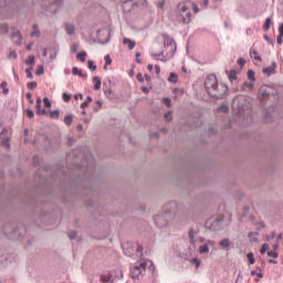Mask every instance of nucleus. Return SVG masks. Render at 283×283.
Listing matches in <instances>:
<instances>
[{
    "label": "nucleus",
    "mask_w": 283,
    "mask_h": 283,
    "mask_svg": "<svg viewBox=\"0 0 283 283\" xmlns=\"http://www.w3.org/2000/svg\"><path fill=\"white\" fill-rule=\"evenodd\" d=\"M65 30H66V34H74L76 32V28L74 27V24H65Z\"/></svg>",
    "instance_id": "nucleus-17"
},
{
    "label": "nucleus",
    "mask_w": 283,
    "mask_h": 283,
    "mask_svg": "<svg viewBox=\"0 0 283 283\" xmlns=\"http://www.w3.org/2000/svg\"><path fill=\"white\" fill-rule=\"evenodd\" d=\"M25 65H31V67H33V65H34V55H29L28 60H25Z\"/></svg>",
    "instance_id": "nucleus-31"
},
{
    "label": "nucleus",
    "mask_w": 283,
    "mask_h": 283,
    "mask_svg": "<svg viewBox=\"0 0 283 283\" xmlns=\"http://www.w3.org/2000/svg\"><path fill=\"white\" fill-rule=\"evenodd\" d=\"M250 56L252 61L255 63V65H260L262 63V57L260 56V53L255 49L250 50Z\"/></svg>",
    "instance_id": "nucleus-8"
},
{
    "label": "nucleus",
    "mask_w": 283,
    "mask_h": 283,
    "mask_svg": "<svg viewBox=\"0 0 283 283\" xmlns=\"http://www.w3.org/2000/svg\"><path fill=\"white\" fill-rule=\"evenodd\" d=\"M2 147H10V139L9 138H4L2 140Z\"/></svg>",
    "instance_id": "nucleus-48"
},
{
    "label": "nucleus",
    "mask_w": 283,
    "mask_h": 283,
    "mask_svg": "<svg viewBox=\"0 0 283 283\" xmlns=\"http://www.w3.org/2000/svg\"><path fill=\"white\" fill-rule=\"evenodd\" d=\"M32 70H34L33 66H30V67L25 69L27 78H33Z\"/></svg>",
    "instance_id": "nucleus-38"
},
{
    "label": "nucleus",
    "mask_w": 283,
    "mask_h": 283,
    "mask_svg": "<svg viewBox=\"0 0 283 283\" xmlns=\"http://www.w3.org/2000/svg\"><path fill=\"white\" fill-rule=\"evenodd\" d=\"M86 56H87V52L82 51V52L77 53L76 59H77L78 61H81V63H85V57H86Z\"/></svg>",
    "instance_id": "nucleus-22"
},
{
    "label": "nucleus",
    "mask_w": 283,
    "mask_h": 283,
    "mask_svg": "<svg viewBox=\"0 0 283 283\" xmlns=\"http://www.w3.org/2000/svg\"><path fill=\"white\" fill-rule=\"evenodd\" d=\"M263 30L265 32H269V30H271V18L265 19V23L263 24Z\"/></svg>",
    "instance_id": "nucleus-25"
},
{
    "label": "nucleus",
    "mask_w": 283,
    "mask_h": 283,
    "mask_svg": "<svg viewBox=\"0 0 283 283\" xmlns=\"http://www.w3.org/2000/svg\"><path fill=\"white\" fill-rule=\"evenodd\" d=\"M219 245L221 247V249H224V251H229V249H231V240L230 239H222L219 242Z\"/></svg>",
    "instance_id": "nucleus-12"
},
{
    "label": "nucleus",
    "mask_w": 283,
    "mask_h": 283,
    "mask_svg": "<svg viewBox=\"0 0 283 283\" xmlns=\"http://www.w3.org/2000/svg\"><path fill=\"white\" fill-rule=\"evenodd\" d=\"M190 263H191V264H195L196 269H199V268H200V264H201L200 259H198V258L191 259V260H190Z\"/></svg>",
    "instance_id": "nucleus-34"
},
{
    "label": "nucleus",
    "mask_w": 283,
    "mask_h": 283,
    "mask_svg": "<svg viewBox=\"0 0 283 283\" xmlns=\"http://www.w3.org/2000/svg\"><path fill=\"white\" fill-rule=\"evenodd\" d=\"M13 36H18V40L15 41V45H21V41H23V35H21V32H15Z\"/></svg>",
    "instance_id": "nucleus-28"
},
{
    "label": "nucleus",
    "mask_w": 283,
    "mask_h": 283,
    "mask_svg": "<svg viewBox=\"0 0 283 283\" xmlns=\"http://www.w3.org/2000/svg\"><path fill=\"white\" fill-rule=\"evenodd\" d=\"M27 116L29 118H34V112L32 109H27Z\"/></svg>",
    "instance_id": "nucleus-49"
},
{
    "label": "nucleus",
    "mask_w": 283,
    "mask_h": 283,
    "mask_svg": "<svg viewBox=\"0 0 283 283\" xmlns=\"http://www.w3.org/2000/svg\"><path fill=\"white\" fill-rule=\"evenodd\" d=\"M205 87L212 98H224L229 87L227 84L218 83V77L216 75H209L205 81Z\"/></svg>",
    "instance_id": "nucleus-1"
},
{
    "label": "nucleus",
    "mask_w": 283,
    "mask_h": 283,
    "mask_svg": "<svg viewBox=\"0 0 283 283\" xmlns=\"http://www.w3.org/2000/svg\"><path fill=\"white\" fill-rule=\"evenodd\" d=\"M164 46L166 54L165 52L151 53V56L156 61H163L164 63H166V61H169V59H174V54H176V50L178 46L176 44V40L167 35L164 36Z\"/></svg>",
    "instance_id": "nucleus-3"
},
{
    "label": "nucleus",
    "mask_w": 283,
    "mask_h": 283,
    "mask_svg": "<svg viewBox=\"0 0 283 283\" xmlns=\"http://www.w3.org/2000/svg\"><path fill=\"white\" fill-rule=\"evenodd\" d=\"M228 78L231 83H233V81H238V73L235 70L228 72Z\"/></svg>",
    "instance_id": "nucleus-18"
},
{
    "label": "nucleus",
    "mask_w": 283,
    "mask_h": 283,
    "mask_svg": "<svg viewBox=\"0 0 283 283\" xmlns=\"http://www.w3.org/2000/svg\"><path fill=\"white\" fill-rule=\"evenodd\" d=\"M72 52H77L78 50V45L76 44H73L72 48H71Z\"/></svg>",
    "instance_id": "nucleus-62"
},
{
    "label": "nucleus",
    "mask_w": 283,
    "mask_h": 283,
    "mask_svg": "<svg viewBox=\"0 0 283 283\" xmlns=\"http://www.w3.org/2000/svg\"><path fill=\"white\" fill-rule=\"evenodd\" d=\"M104 60L106 62V65H112V57H109V54L105 55Z\"/></svg>",
    "instance_id": "nucleus-47"
},
{
    "label": "nucleus",
    "mask_w": 283,
    "mask_h": 283,
    "mask_svg": "<svg viewBox=\"0 0 283 283\" xmlns=\"http://www.w3.org/2000/svg\"><path fill=\"white\" fill-rule=\"evenodd\" d=\"M248 80L255 83V72L253 70L248 71Z\"/></svg>",
    "instance_id": "nucleus-27"
},
{
    "label": "nucleus",
    "mask_w": 283,
    "mask_h": 283,
    "mask_svg": "<svg viewBox=\"0 0 283 283\" xmlns=\"http://www.w3.org/2000/svg\"><path fill=\"white\" fill-rule=\"evenodd\" d=\"M177 21L186 25L191 23V9L187 2H180L177 6Z\"/></svg>",
    "instance_id": "nucleus-4"
},
{
    "label": "nucleus",
    "mask_w": 283,
    "mask_h": 283,
    "mask_svg": "<svg viewBox=\"0 0 283 283\" xmlns=\"http://www.w3.org/2000/svg\"><path fill=\"white\" fill-rule=\"evenodd\" d=\"M209 6V0H202L201 8H207Z\"/></svg>",
    "instance_id": "nucleus-58"
},
{
    "label": "nucleus",
    "mask_w": 283,
    "mask_h": 283,
    "mask_svg": "<svg viewBox=\"0 0 283 283\" xmlns=\"http://www.w3.org/2000/svg\"><path fill=\"white\" fill-rule=\"evenodd\" d=\"M258 233H255V232H250L249 234H248V237L250 238V242H258Z\"/></svg>",
    "instance_id": "nucleus-32"
},
{
    "label": "nucleus",
    "mask_w": 283,
    "mask_h": 283,
    "mask_svg": "<svg viewBox=\"0 0 283 283\" xmlns=\"http://www.w3.org/2000/svg\"><path fill=\"white\" fill-rule=\"evenodd\" d=\"M198 233H200V231L198 229H190L189 230L188 235H189L191 244H196V235H198Z\"/></svg>",
    "instance_id": "nucleus-13"
},
{
    "label": "nucleus",
    "mask_w": 283,
    "mask_h": 283,
    "mask_svg": "<svg viewBox=\"0 0 283 283\" xmlns=\"http://www.w3.org/2000/svg\"><path fill=\"white\" fill-rule=\"evenodd\" d=\"M44 107L50 108L52 107V103L50 102L49 97L43 98Z\"/></svg>",
    "instance_id": "nucleus-41"
},
{
    "label": "nucleus",
    "mask_w": 283,
    "mask_h": 283,
    "mask_svg": "<svg viewBox=\"0 0 283 283\" xmlns=\"http://www.w3.org/2000/svg\"><path fill=\"white\" fill-rule=\"evenodd\" d=\"M69 238H70V240L76 239V231H71V232L69 233Z\"/></svg>",
    "instance_id": "nucleus-50"
},
{
    "label": "nucleus",
    "mask_w": 283,
    "mask_h": 283,
    "mask_svg": "<svg viewBox=\"0 0 283 283\" xmlns=\"http://www.w3.org/2000/svg\"><path fill=\"white\" fill-rule=\"evenodd\" d=\"M90 103H92V96H87V101L81 104L82 109H85Z\"/></svg>",
    "instance_id": "nucleus-39"
},
{
    "label": "nucleus",
    "mask_w": 283,
    "mask_h": 283,
    "mask_svg": "<svg viewBox=\"0 0 283 283\" xmlns=\"http://www.w3.org/2000/svg\"><path fill=\"white\" fill-rule=\"evenodd\" d=\"M269 258H277V252L270 251L268 252Z\"/></svg>",
    "instance_id": "nucleus-51"
},
{
    "label": "nucleus",
    "mask_w": 283,
    "mask_h": 283,
    "mask_svg": "<svg viewBox=\"0 0 283 283\" xmlns=\"http://www.w3.org/2000/svg\"><path fill=\"white\" fill-rule=\"evenodd\" d=\"M134 3H136V6H147V0H124L122 8L126 12H130L132 8H134Z\"/></svg>",
    "instance_id": "nucleus-7"
},
{
    "label": "nucleus",
    "mask_w": 283,
    "mask_h": 283,
    "mask_svg": "<svg viewBox=\"0 0 283 283\" xmlns=\"http://www.w3.org/2000/svg\"><path fill=\"white\" fill-rule=\"evenodd\" d=\"M209 245L210 247H214L216 245V241H208V243L200 245L199 247V252L200 253H209Z\"/></svg>",
    "instance_id": "nucleus-10"
},
{
    "label": "nucleus",
    "mask_w": 283,
    "mask_h": 283,
    "mask_svg": "<svg viewBox=\"0 0 283 283\" xmlns=\"http://www.w3.org/2000/svg\"><path fill=\"white\" fill-rule=\"evenodd\" d=\"M31 36L39 39L41 36V31H39V27L33 24V31L31 32Z\"/></svg>",
    "instance_id": "nucleus-19"
},
{
    "label": "nucleus",
    "mask_w": 283,
    "mask_h": 283,
    "mask_svg": "<svg viewBox=\"0 0 283 283\" xmlns=\"http://www.w3.org/2000/svg\"><path fill=\"white\" fill-rule=\"evenodd\" d=\"M156 74H160V65H155Z\"/></svg>",
    "instance_id": "nucleus-64"
},
{
    "label": "nucleus",
    "mask_w": 283,
    "mask_h": 283,
    "mask_svg": "<svg viewBox=\"0 0 283 283\" xmlns=\"http://www.w3.org/2000/svg\"><path fill=\"white\" fill-rule=\"evenodd\" d=\"M87 67H88V70H92L93 72H96V65L94 64V61L88 60L87 61Z\"/></svg>",
    "instance_id": "nucleus-36"
},
{
    "label": "nucleus",
    "mask_w": 283,
    "mask_h": 283,
    "mask_svg": "<svg viewBox=\"0 0 283 283\" xmlns=\"http://www.w3.org/2000/svg\"><path fill=\"white\" fill-rule=\"evenodd\" d=\"M99 280H101V282H103V283H108L109 280H111V276H109V274H102V275L99 276Z\"/></svg>",
    "instance_id": "nucleus-33"
},
{
    "label": "nucleus",
    "mask_w": 283,
    "mask_h": 283,
    "mask_svg": "<svg viewBox=\"0 0 283 283\" xmlns=\"http://www.w3.org/2000/svg\"><path fill=\"white\" fill-rule=\"evenodd\" d=\"M268 249H269V243H264L260 250L261 255H264Z\"/></svg>",
    "instance_id": "nucleus-43"
},
{
    "label": "nucleus",
    "mask_w": 283,
    "mask_h": 283,
    "mask_svg": "<svg viewBox=\"0 0 283 283\" xmlns=\"http://www.w3.org/2000/svg\"><path fill=\"white\" fill-rule=\"evenodd\" d=\"M8 32H10L8 24H0V34H8Z\"/></svg>",
    "instance_id": "nucleus-24"
},
{
    "label": "nucleus",
    "mask_w": 283,
    "mask_h": 283,
    "mask_svg": "<svg viewBox=\"0 0 283 283\" xmlns=\"http://www.w3.org/2000/svg\"><path fill=\"white\" fill-rule=\"evenodd\" d=\"M168 83H178V74L170 73V75L168 77Z\"/></svg>",
    "instance_id": "nucleus-23"
},
{
    "label": "nucleus",
    "mask_w": 283,
    "mask_h": 283,
    "mask_svg": "<svg viewBox=\"0 0 283 283\" xmlns=\"http://www.w3.org/2000/svg\"><path fill=\"white\" fill-rule=\"evenodd\" d=\"M96 105L97 106L94 107L95 112H101V109L103 108V102H101V99H97Z\"/></svg>",
    "instance_id": "nucleus-40"
},
{
    "label": "nucleus",
    "mask_w": 283,
    "mask_h": 283,
    "mask_svg": "<svg viewBox=\"0 0 283 283\" xmlns=\"http://www.w3.org/2000/svg\"><path fill=\"white\" fill-rule=\"evenodd\" d=\"M17 51L10 49L8 59H10L11 61H17Z\"/></svg>",
    "instance_id": "nucleus-26"
},
{
    "label": "nucleus",
    "mask_w": 283,
    "mask_h": 283,
    "mask_svg": "<svg viewBox=\"0 0 283 283\" xmlns=\"http://www.w3.org/2000/svg\"><path fill=\"white\" fill-rule=\"evenodd\" d=\"M36 82H30V83H28L27 84V87H28V90H34V88H36Z\"/></svg>",
    "instance_id": "nucleus-45"
},
{
    "label": "nucleus",
    "mask_w": 283,
    "mask_h": 283,
    "mask_svg": "<svg viewBox=\"0 0 283 283\" xmlns=\"http://www.w3.org/2000/svg\"><path fill=\"white\" fill-rule=\"evenodd\" d=\"M137 81H139V83H143L145 81V78L143 77V73L137 74Z\"/></svg>",
    "instance_id": "nucleus-53"
},
{
    "label": "nucleus",
    "mask_w": 283,
    "mask_h": 283,
    "mask_svg": "<svg viewBox=\"0 0 283 283\" xmlns=\"http://www.w3.org/2000/svg\"><path fill=\"white\" fill-rule=\"evenodd\" d=\"M76 129H77V132H83V124H78V125L76 126Z\"/></svg>",
    "instance_id": "nucleus-63"
},
{
    "label": "nucleus",
    "mask_w": 283,
    "mask_h": 283,
    "mask_svg": "<svg viewBox=\"0 0 283 283\" xmlns=\"http://www.w3.org/2000/svg\"><path fill=\"white\" fill-rule=\"evenodd\" d=\"M247 258L249 260V264H255V256L253 255V252L248 253Z\"/></svg>",
    "instance_id": "nucleus-30"
},
{
    "label": "nucleus",
    "mask_w": 283,
    "mask_h": 283,
    "mask_svg": "<svg viewBox=\"0 0 283 283\" xmlns=\"http://www.w3.org/2000/svg\"><path fill=\"white\" fill-rule=\"evenodd\" d=\"M220 109H221V112L227 113V112H229V106H227V105H221Z\"/></svg>",
    "instance_id": "nucleus-54"
},
{
    "label": "nucleus",
    "mask_w": 283,
    "mask_h": 283,
    "mask_svg": "<svg viewBox=\"0 0 283 283\" xmlns=\"http://www.w3.org/2000/svg\"><path fill=\"white\" fill-rule=\"evenodd\" d=\"M192 10L195 13L200 12V8H198L197 4H192Z\"/></svg>",
    "instance_id": "nucleus-59"
},
{
    "label": "nucleus",
    "mask_w": 283,
    "mask_h": 283,
    "mask_svg": "<svg viewBox=\"0 0 283 283\" xmlns=\"http://www.w3.org/2000/svg\"><path fill=\"white\" fill-rule=\"evenodd\" d=\"M164 118L166 120V123H171V120H174V116L171 115V112H168L164 115Z\"/></svg>",
    "instance_id": "nucleus-35"
},
{
    "label": "nucleus",
    "mask_w": 283,
    "mask_h": 283,
    "mask_svg": "<svg viewBox=\"0 0 283 283\" xmlns=\"http://www.w3.org/2000/svg\"><path fill=\"white\" fill-rule=\"evenodd\" d=\"M153 262L150 260L147 259H140L139 261H137L133 269L130 270V277L133 280H138V277H140V275H145V271L147 269V266H151Z\"/></svg>",
    "instance_id": "nucleus-5"
},
{
    "label": "nucleus",
    "mask_w": 283,
    "mask_h": 283,
    "mask_svg": "<svg viewBox=\"0 0 283 283\" xmlns=\"http://www.w3.org/2000/svg\"><path fill=\"white\" fill-rule=\"evenodd\" d=\"M157 8H159L160 10H163V8H165V0H161L158 4Z\"/></svg>",
    "instance_id": "nucleus-56"
},
{
    "label": "nucleus",
    "mask_w": 283,
    "mask_h": 283,
    "mask_svg": "<svg viewBox=\"0 0 283 283\" xmlns=\"http://www.w3.org/2000/svg\"><path fill=\"white\" fill-rule=\"evenodd\" d=\"M57 51H54L53 54L50 55V63L56 59Z\"/></svg>",
    "instance_id": "nucleus-52"
},
{
    "label": "nucleus",
    "mask_w": 283,
    "mask_h": 283,
    "mask_svg": "<svg viewBox=\"0 0 283 283\" xmlns=\"http://www.w3.org/2000/svg\"><path fill=\"white\" fill-rule=\"evenodd\" d=\"M41 105H42L41 97H38L36 98V105H35L36 114H38V116H45L46 112H45V109L41 108Z\"/></svg>",
    "instance_id": "nucleus-11"
},
{
    "label": "nucleus",
    "mask_w": 283,
    "mask_h": 283,
    "mask_svg": "<svg viewBox=\"0 0 283 283\" xmlns=\"http://www.w3.org/2000/svg\"><path fill=\"white\" fill-rule=\"evenodd\" d=\"M27 98L29 101V103H34V101H32V93H27Z\"/></svg>",
    "instance_id": "nucleus-55"
},
{
    "label": "nucleus",
    "mask_w": 283,
    "mask_h": 283,
    "mask_svg": "<svg viewBox=\"0 0 283 283\" xmlns=\"http://www.w3.org/2000/svg\"><path fill=\"white\" fill-rule=\"evenodd\" d=\"M122 249L128 258H132V255H135V253L137 258H142L143 255V247L138 245L137 243L126 242L122 244Z\"/></svg>",
    "instance_id": "nucleus-6"
},
{
    "label": "nucleus",
    "mask_w": 283,
    "mask_h": 283,
    "mask_svg": "<svg viewBox=\"0 0 283 283\" xmlns=\"http://www.w3.org/2000/svg\"><path fill=\"white\" fill-rule=\"evenodd\" d=\"M50 117H51V118L59 119V111H51V112H50Z\"/></svg>",
    "instance_id": "nucleus-44"
},
{
    "label": "nucleus",
    "mask_w": 283,
    "mask_h": 283,
    "mask_svg": "<svg viewBox=\"0 0 283 283\" xmlns=\"http://www.w3.org/2000/svg\"><path fill=\"white\" fill-rule=\"evenodd\" d=\"M93 83H95V85H94V90H95V91L101 90V85H102L101 77L95 76V77L93 78Z\"/></svg>",
    "instance_id": "nucleus-21"
},
{
    "label": "nucleus",
    "mask_w": 283,
    "mask_h": 283,
    "mask_svg": "<svg viewBox=\"0 0 283 283\" xmlns=\"http://www.w3.org/2000/svg\"><path fill=\"white\" fill-rule=\"evenodd\" d=\"M44 72H45V69L43 67V65H39L35 74H36V76H42V74H44Z\"/></svg>",
    "instance_id": "nucleus-37"
},
{
    "label": "nucleus",
    "mask_w": 283,
    "mask_h": 283,
    "mask_svg": "<svg viewBox=\"0 0 283 283\" xmlns=\"http://www.w3.org/2000/svg\"><path fill=\"white\" fill-rule=\"evenodd\" d=\"M279 32H280L279 35L283 36V23L280 24Z\"/></svg>",
    "instance_id": "nucleus-60"
},
{
    "label": "nucleus",
    "mask_w": 283,
    "mask_h": 283,
    "mask_svg": "<svg viewBox=\"0 0 283 283\" xmlns=\"http://www.w3.org/2000/svg\"><path fill=\"white\" fill-rule=\"evenodd\" d=\"M75 101H78V98H81V101H83V94H76L74 95Z\"/></svg>",
    "instance_id": "nucleus-61"
},
{
    "label": "nucleus",
    "mask_w": 283,
    "mask_h": 283,
    "mask_svg": "<svg viewBox=\"0 0 283 283\" xmlns=\"http://www.w3.org/2000/svg\"><path fill=\"white\" fill-rule=\"evenodd\" d=\"M0 87L4 96H8V94H10V90L8 88V82H2Z\"/></svg>",
    "instance_id": "nucleus-20"
},
{
    "label": "nucleus",
    "mask_w": 283,
    "mask_h": 283,
    "mask_svg": "<svg viewBox=\"0 0 283 283\" xmlns=\"http://www.w3.org/2000/svg\"><path fill=\"white\" fill-rule=\"evenodd\" d=\"M72 98V95L67 94V93H63V101L65 103H70V99Z\"/></svg>",
    "instance_id": "nucleus-46"
},
{
    "label": "nucleus",
    "mask_w": 283,
    "mask_h": 283,
    "mask_svg": "<svg viewBox=\"0 0 283 283\" xmlns=\"http://www.w3.org/2000/svg\"><path fill=\"white\" fill-rule=\"evenodd\" d=\"M242 92H253V83L244 82L241 85Z\"/></svg>",
    "instance_id": "nucleus-14"
},
{
    "label": "nucleus",
    "mask_w": 283,
    "mask_h": 283,
    "mask_svg": "<svg viewBox=\"0 0 283 283\" xmlns=\"http://www.w3.org/2000/svg\"><path fill=\"white\" fill-rule=\"evenodd\" d=\"M123 43L124 45H128V50H134V48H136V42L132 41L128 38H124Z\"/></svg>",
    "instance_id": "nucleus-15"
},
{
    "label": "nucleus",
    "mask_w": 283,
    "mask_h": 283,
    "mask_svg": "<svg viewBox=\"0 0 283 283\" xmlns=\"http://www.w3.org/2000/svg\"><path fill=\"white\" fill-rule=\"evenodd\" d=\"M282 42H283V35H279L277 39H276V43L279 45H282Z\"/></svg>",
    "instance_id": "nucleus-57"
},
{
    "label": "nucleus",
    "mask_w": 283,
    "mask_h": 283,
    "mask_svg": "<svg viewBox=\"0 0 283 283\" xmlns=\"http://www.w3.org/2000/svg\"><path fill=\"white\" fill-rule=\"evenodd\" d=\"M163 103H164L167 107H171V98H169V97H164V98H163Z\"/></svg>",
    "instance_id": "nucleus-42"
},
{
    "label": "nucleus",
    "mask_w": 283,
    "mask_h": 283,
    "mask_svg": "<svg viewBox=\"0 0 283 283\" xmlns=\"http://www.w3.org/2000/svg\"><path fill=\"white\" fill-rule=\"evenodd\" d=\"M275 70H277V63L272 62L270 66L263 69V74L271 76V74H275Z\"/></svg>",
    "instance_id": "nucleus-9"
},
{
    "label": "nucleus",
    "mask_w": 283,
    "mask_h": 283,
    "mask_svg": "<svg viewBox=\"0 0 283 283\" xmlns=\"http://www.w3.org/2000/svg\"><path fill=\"white\" fill-rule=\"evenodd\" d=\"M176 211H178V203L170 202L166 206L165 211L160 214L154 217L155 224L163 229L174 220V216H176Z\"/></svg>",
    "instance_id": "nucleus-2"
},
{
    "label": "nucleus",
    "mask_w": 283,
    "mask_h": 283,
    "mask_svg": "<svg viewBox=\"0 0 283 283\" xmlns=\"http://www.w3.org/2000/svg\"><path fill=\"white\" fill-rule=\"evenodd\" d=\"M73 76H81V78H87V75L83 74L78 67L74 66L72 70Z\"/></svg>",
    "instance_id": "nucleus-16"
},
{
    "label": "nucleus",
    "mask_w": 283,
    "mask_h": 283,
    "mask_svg": "<svg viewBox=\"0 0 283 283\" xmlns=\"http://www.w3.org/2000/svg\"><path fill=\"white\" fill-rule=\"evenodd\" d=\"M73 120H74V117L72 115L64 117V124L67 125V127H70V125H72Z\"/></svg>",
    "instance_id": "nucleus-29"
}]
</instances>
